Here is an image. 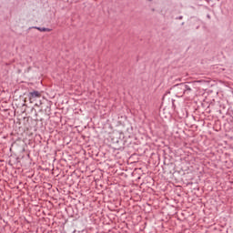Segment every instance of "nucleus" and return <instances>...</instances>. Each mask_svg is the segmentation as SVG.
<instances>
[{"label":"nucleus","mask_w":233,"mask_h":233,"mask_svg":"<svg viewBox=\"0 0 233 233\" xmlns=\"http://www.w3.org/2000/svg\"><path fill=\"white\" fill-rule=\"evenodd\" d=\"M192 86H194V84H192V82L180 83L173 86L171 87V90L176 92L177 96L181 97L185 96V94L188 96V94L192 92Z\"/></svg>","instance_id":"f257e3e1"},{"label":"nucleus","mask_w":233,"mask_h":233,"mask_svg":"<svg viewBox=\"0 0 233 233\" xmlns=\"http://www.w3.org/2000/svg\"><path fill=\"white\" fill-rule=\"evenodd\" d=\"M29 101H34V99H36V97H41V93L39 91H32L29 93Z\"/></svg>","instance_id":"f03ea898"},{"label":"nucleus","mask_w":233,"mask_h":233,"mask_svg":"<svg viewBox=\"0 0 233 233\" xmlns=\"http://www.w3.org/2000/svg\"><path fill=\"white\" fill-rule=\"evenodd\" d=\"M33 28H35L36 30H39V32H52V29L46 28V27L34 26Z\"/></svg>","instance_id":"7ed1b4c3"},{"label":"nucleus","mask_w":233,"mask_h":233,"mask_svg":"<svg viewBox=\"0 0 233 233\" xmlns=\"http://www.w3.org/2000/svg\"><path fill=\"white\" fill-rule=\"evenodd\" d=\"M177 19H179V20L183 19V15L177 17Z\"/></svg>","instance_id":"20e7f679"},{"label":"nucleus","mask_w":233,"mask_h":233,"mask_svg":"<svg viewBox=\"0 0 233 233\" xmlns=\"http://www.w3.org/2000/svg\"><path fill=\"white\" fill-rule=\"evenodd\" d=\"M207 17H208V19H210L211 17H210V15H207Z\"/></svg>","instance_id":"39448f33"},{"label":"nucleus","mask_w":233,"mask_h":233,"mask_svg":"<svg viewBox=\"0 0 233 233\" xmlns=\"http://www.w3.org/2000/svg\"><path fill=\"white\" fill-rule=\"evenodd\" d=\"M174 101H175V100H174V99H172V105H173V106H175V105H174Z\"/></svg>","instance_id":"423d86ee"}]
</instances>
